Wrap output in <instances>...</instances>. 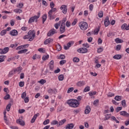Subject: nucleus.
<instances>
[{"label": "nucleus", "instance_id": "f257e3e1", "mask_svg": "<svg viewBox=\"0 0 129 129\" xmlns=\"http://www.w3.org/2000/svg\"><path fill=\"white\" fill-rule=\"evenodd\" d=\"M67 104L71 107H78L80 103L77 100L70 99L68 100Z\"/></svg>", "mask_w": 129, "mask_h": 129}, {"label": "nucleus", "instance_id": "f03ea898", "mask_svg": "<svg viewBox=\"0 0 129 129\" xmlns=\"http://www.w3.org/2000/svg\"><path fill=\"white\" fill-rule=\"evenodd\" d=\"M28 35L30 37L29 41H33L36 36V32L35 30H30L28 32Z\"/></svg>", "mask_w": 129, "mask_h": 129}, {"label": "nucleus", "instance_id": "7ed1b4c3", "mask_svg": "<svg viewBox=\"0 0 129 129\" xmlns=\"http://www.w3.org/2000/svg\"><path fill=\"white\" fill-rule=\"evenodd\" d=\"M79 27L82 31H85L88 28V24L86 22H82L79 23Z\"/></svg>", "mask_w": 129, "mask_h": 129}, {"label": "nucleus", "instance_id": "20e7f679", "mask_svg": "<svg viewBox=\"0 0 129 129\" xmlns=\"http://www.w3.org/2000/svg\"><path fill=\"white\" fill-rule=\"evenodd\" d=\"M39 19V17H37V16H34L33 17H31L29 21H28V24H32V23H34V22H37L38 21V19Z\"/></svg>", "mask_w": 129, "mask_h": 129}, {"label": "nucleus", "instance_id": "39448f33", "mask_svg": "<svg viewBox=\"0 0 129 129\" xmlns=\"http://www.w3.org/2000/svg\"><path fill=\"white\" fill-rule=\"evenodd\" d=\"M54 34H57V32L56 31V30H55V29H52L48 32L47 36L51 37V36H53Z\"/></svg>", "mask_w": 129, "mask_h": 129}, {"label": "nucleus", "instance_id": "423d86ee", "mask_svg": "<svg viewBox=\"0 0 129 129\" xmlns=\"http://www.w3.org/2000/svg\"><path fill=\"white\" fill-rule=\"evenodd\" d=\"M74 44V41H70L69 43L67 44V46L64 45V50H68L71 47L72 45H73Z\"/></svg>", "mask_w": 129, "mask_h": 129}, {"label": "nucleus", "instance_id": "0eeeda50", "mask_svg": "<svg viewBox=\"0 0 129 129\" xmlns=\"http://www.w3.org/2000/svg\"><path fill=\"white\" fill-rule=\"evenodd\" d=\"M9 47H5L4 49H0V54H6L9 52Z\"/></svg>", "mask_w": 129, "mask_h": 129}, {"label": "nucleus", "instance_id": "6e6552de", "mask_svg": "<svg viewBox=\"0 0 129 129\" xmlns=\"http://www.w3.org/2000/svg\"><path fill=\"white\" fill-rule=\"evenodd\" d=\"M77 51L79 53H82L84 54L85 53H87V48H85L84 47H82L77 50Z\"/></svg>", "mask_w": 129, "mask_h": 129}, {"label": "nucleus", "instance_id": "1a4fd4ad", "mask_svg": "<svg viewBox=\"0 0 129 129\" xmlns=\"http://www.w3.org/2000/svg\"><path fill=\"white\" fill-rule=\"evenodd\" d=\"M48 93H49V94H56V93H57V89L56 88H54V89H49L48 90Z\"/></svg>", "mask_w": 129, "mask_h": 129}, {"label": "nucleus", "instance_id": "9d476101", "mask_svg": "<svg viewBox=\"0 0 129 129\" xmlns=\"http://www.w3.org/2000/svg\"><path fill=\"white\" fill-rule=\"evenodd\" d=\"M60 10H62V13L63 14H64V15L67 13V11H68V9H67V6L66 5H62L60 8Z\"/></svg>", "mask_w": 129, "mask_h": 129}, {"label": "nucleus", "instance_id": "9b49d317", "mask_svg": "<svg viewBox=\"0 0 129 129\" xmlns=\"http://www.w3.org/2000/svg\"><path fill=\"white\" fill-rule=\"evenodd\" d=\"M77 86H78V87H81L82 86H84L85 85V81H79L76 84Z\"/></svg>", "mask_w": 129, "mask_h": 129}, {"label": "nucleus", "instance_id": "f8f14e48", "mask_svg": "<svg viewBox=\"0 0 129 129\" xmlns=\"http://www.w3.org/2000/svg\"><path fill=\"white\" fill-rule=\"evenodd\" d=\"M110 24V22H109V18L108 17H106V18L105 19L104 21V25L106 27H108L109 26V24Z\"/></svg>", "mask_w": 129, "mask_h": 129}, {"label": "nucleus", "instance_id": "ddd939ff", "mask_svg": "<svg viewBox=\"0 0 129 129\" xmlns=\"http://www.w3.org/2000/svg\"><path fill=\"white\" fill-rule=\"evenodd\" d=\"M39 115H40V113H37V114H35L33 116V117L31 119V123H34V122L35 121L36 119L37 118V117H38V116H39Z\"/></svg>", "mask_w": 129, "mask_h": 129}, {"label": "nucleus", "instance_id": "4468645a", "mask_svg": "<svg viewBox=\"0 0 129 129\" xmlns=\"http://www.w3.org/2000/svg\"><path fill=\"white\" fill-rule=\"evenodd\" d=\"M10 34V35H11V36H18L19 32H18V31H17V30L14 29L11 31Z\"/></svg>", "mask_w": 129, "mask_h": 129}, {"label": "nucleus", "instance_id": "2eb2a0df", "mask_svg": "<svg viewBox=\"0 0 129 129\" xmlns=\"http://www.w3.org/2000/svg\"><path fill=\"white\" fill-rule=\"evenodd\" d=\"M122 30H126L128 31L129 30V24L127 25L126 24L124 23L121 26Z\"/></svg>", "mask_w": 129, "mask_h": 129}, {"label": "nucleus", "instance_id": "dca6fc26", "mask_svg": "<svg viewBox=\"0 0 129 129\" xmlns=\"http://www.w3.org/2000/svg\"><path fill=\"white\" fill-rule=\"evenodd\" d=\"M17 123H18V124H20V125H22V126H24L25 125V121H23L21 119H18L16 121Z\"/></svg>", "mask_w": 129, "mask_h": 129}, {"label": "nucleus", "instance_id": "f3484780", "mask_svg": "<svg viewBox=\"0 0 129 129\" xmlns=\"http://www.w3.org/2000/svg\"><path fill=\"white\" fill-rule=\"evenodd\" d=\"M60 34H63L65 32V25H61L59 28Z\"/></svg>", "mask_w": 129, "mask_h": 129}, {"label": "nucleus", "instance_id": "a211bd4d", "mask_svg": "<svg viewBox=\"0 0 129 129\" xmlns=\"http://www.w3.org/2000/svg\"><path fill=\"white\" fill-rule=\"evenodd\" d=\"M91 110V109L90 108V106L88 105L86 107V109L85 110V113L86 114H88V113L90 112Z\"/></svg>", "mask_w": 129, "mask_h": 129}, {"label": "nucleus", "instance_id": "6ab92c4d", "mask_svg": "<svg viewBox=\"0 0 129 129\" xmlns=\"http://www.w3.org/2000/svg\"><path fill=\"white\" fill-rule=\"evenodd\" d=\"M120 115H122V116H129V114L126 112V111H122L120 112Z\"/></svg>", "mask_w": 129, "mask_h": 129}, {"label": "nucleus", "instance_id": "aec40b11", "mask_svg": "<svg viewBox=\"0 0 129 129\" xmlns=\"http://www.w3.org/2000/svg\"><path fill=\"white\" fill-rule=\"evenodd\" d=\"M113 59L115 60H119L121 59V55L120 54H115L113 56Z\"/></svg>", "mask_w": 129, "mask_h": 129}, {"label": "nucleus", "instance_id": "412c9836", "mask_svg": "<svg viewBox=\"0 0 129 129\" xmlns=\"http://www.w3.org/2000/svg\"><path fill=\"white\" fill-rule=\"evenodd\" d=\"M51 42H53V39H51V38L47 39L44 41V44L47 45V44L51 43Z\"/></svg>", "mask_w": 129, "mask_h": 129}, {"label": "nucleus", "instance_id": "4be33fe9", "mask_svg": "<svg viewBox=\"0 0 129 129\" xmlns=\"http://www.w3.org/2000/svg\"><path fill=\"white\" fill-rule=\"evenodd\" d=\"M74 127V124L73 123L68 124L66 127V129H72Z\"/></svg>", "mask_w": 129, "mask_h": 129}, {"label": "nucleus", "instance_id": "5701e85b", "mask_svg": "<svg viewBox=\"0 0 129 129\" xmlns=\"http://www.w3.org/2000/svg\"><path fill=\"white\" fill-rule=\"evenodd\" d=\"M115 42L117 44H119L120 43H123V40L119 39V38H117L115 39Z\"/></svg>", "mask_w": 129, "mask_h": 129}, {"label": "nucleus", "instance_id": "b1692460", "mask_svg": "<svg viewBox=\"0 0 129 129\" xmlns=\"http://www.w3.org/2000/svg\"><path fill=\"white\" fill-rule=\"evenodd\" d=\"M65 122H66V119H63L62 120H61L59 122L58 126H61V125H63V124H64Z\"/></svg>", "mask_w": 129, "mask_h": 129}, {"label": "nucleus", "instance_id": "393cba45", "mask_svg": "<svg viewBox=\"0 0 129 129\" xmlns=\"http://www.w3.org/2000/svg\"><path fill=\"white\" fill-rule=\"evenodd\" d=\"M56 11H57V9H56V8H52V9H51L48 12V15H49V16H51V14H52V13H54V12H56Z\"/></svg>", "mask_w": 129, "mask_h": 129}, {"label": "nucleus", "instance_id": "a878e982", "mask_svg": "<svg viewBox=\"0 0 129 129\" xmlns=\"http://www.w3.org/2000/svg\"><path fill=\"white\" fill-rule=\"evenodd\" d=\"M67 21V19L66 18H63L62 20L59 21V23H60L61 25H63L65 26V22Z\"/></svg>", "mask_w": 129, "mask_h": 129}, {"label": "nucleus", "instance_id": "bb28decb", "mask_svg": "<svg viewBox=\"0 0 129 129\" xmlns=\"http://www.w3.org/2000/svg\"><path fill=\"white\" fill-rule=\"evenodd\" d=\"M111 115L110 114H107L105 115L104 120H107L110 118Z\"/></svg>", "mask_w": 129, "mask_h": 129}, {"label": "nucleus", "instance_id": "cd10ccee", "mask_svg": "<svg viewBox=\"0 0 129 129\" xmlns=\"http://www.w3.org/2000/svg\"><path fill=\"white\" fill-rule=\"evenodd\" d=\"M14 12H15V13H16L17 14H21V13H22L23 11L21 9H16L14 10Z\"/></svg>", "mask_w": 129, "mask_h": 129}, {"label": "nucleus", "instance_id": "c85d7f7f", "mask_svg": "<svg viewBox=\"0 0 129 129\" xmlns=\"http://www.w3.org/2000/svg\"><path fill=\"white\" fill-rule=\"evenodd\" d=\"M26 52H28V49H22L21 50H20L18 52V54H23L24 53H26Z\"/></svg>", "mask_w": 129, "mask_h": 129}, {"label": "nucleus", "instance_id": "c756f323", "mask_svg": "<svg viewBox=\"0 0 129 129\" xmlns=\"http://www.w3.org/2000/svg\"><path fill=\"white\" fill-rule=\"evenodd\" d=\"M47 20V15L45 14L42 16V24H44Z\"/></svg>", "mask_w": 129, "mask_h": 129}, {"label": "nucleus", "instance_id": "7c9ffc66", "mask_svg": "<svg viewBox=\"0 0 129 129\" xmlns=\"http://www.w3.org/2000/svg\"><path fill=\"white\" fill-rule=\"evenodd\" d=\"M22 70H23V68H22V67H19L14 70V72H18V73H20Z\"/></svg>", "mask_w": 129, "mask_h": 129}, {"label": "nucleus", "instance_id": "2f4dec72", "mask_svg": "<svg viewBox=\"0 0 129 129\" xmlns=\"http://www.w3.org/2000/svg\"><path fill=\"white\" fill-rule=\"evenodd\" d=\"M114 99L117 101H120L121 100V96H116L114 98Z\"/></svg>", "mask_w": 129, "mask_h": 129}, {"label": "nucleus", "instance_id": "473e14b6", "mask_svg": "<svg viewBox=\"0 0 129 129\" xmlns=\"http://www.w3.org/2000/svg\"><path fill=\"white\" fill-rule=\"evenodd\" d=\"M63 80H64V75H60L58 76V80H59V81H63Z\"/></svg>", "mask_w": 129, "mask_h": 129}, {"label": "nucleus", "instance_id": "72a5a7b5", "mask_svg": "<svg viewBox=\"0 0 129 129\" xmlns=\"http://www.w3.org/2000/svg\"><path fill=\"white\" fill-rule=\"evenodd\" d=\"M7 34V30H3L1 31L0 35L1 36H5Z\"/></svg>", "mask_w": 129, "mask_h": 129}, {"label": "nucleus", "instance_id": "f704fd0d", "mask_svg": "<svg viewBox=\"0 0 129 129\" xmlns=\"http://www.w3.org/2000/svg\"><path fill=\"white\" fill-rule=\"evenodd\" d=\"M46 80L44 79H41L40 81H38V83H40V84H42V85L43 84H45L46 83Z\"/></svg>", "mask_w": 129, "mask_h": 129}, {"label": "nucleus", "instance_id": "c9c22d12", "mask_svg": "<svg viewBox=\"0 0 129 129\" xmlns=\"http://www.w3.org/2000/svg\"><path fill=\"white\" fill-rule=\"evenodd\" d=\"M80 60L79 59V58L78 57H74L73 58V61L75 62V63H78Z\"/></svg>", "mask_w": 129, "mask_h": 129}, {"label": "nucleus", "instance_id": "e433bc0d", "mask_svg": "<svg viewBox=\"0 0 129 129\" xmlns=\"http://www.w3.org/2000/svg\"><path fill=\"white\" fill-rule=\"evenodd\" d=\"M90 91V87L87 86L86 88H85L84 91V92H88V91Z\"/></svg>", "mask_w": 129, "mask_h": 129}, {"label": "nucleus", "instance_id": "4c0bfd02", "mask_svg": "<svg viewBox=\"0 0 129 129\" xmlns=\"http://www.w3.org/2000/svg\"><path fill=\"white\" fill-rule=\"evenodd\" d=\"M60 25H61L60 22H58V23H56L55 24H54V27L55 29H56V30H58V29H59V27H60Z\"/></svg>", "mask_w": 129, "mask_h": 129}, {"label": "nucleus", "instance_id": "58836bf2", "mask_svg": "<svg viewBox=\"0 0 129 129\" xmlns=\"http://www.w3.org/2000/svg\"><path fill=\"white\" fill-rule=\"evenodd\" d=\"M12 106V104L10 103L9 104L7 107H6V108H7V111H10V109H11V107Z\"/></svg>", "mask_w": 129, "mask_h": 129}, {"label": "nucleus", "instance_id": "ea45409f", "mask_svg": "<svg viewBox=\"0 0 129 129\" xmlns=\"http://www.w3.org/2000/svg\"><path fill=\"white\" fill-rule=\"evenodd\" d=\"M121 104H122V106H123V107H126V103L125 102V100H123L121 101Z\"/></svg>", "mask_w": 129, "mask_h": 129}, {"label": "nucleus", "instance_id": "a19ab883", "mask_svg": "<svg viewBox=\"0 0 129 129\" xmlns=\"http://www.w3.org/2000/svg\"><path fill=\"white\" fill-rule=\"evenodd\" d=\"M111 119L112 120H114V121H115L116 123H119V121L117 120V119H116V118H115V117L112 116Z\"/></svg>", "mask_w": 129, "mask_h": 129}, {"label": "nucleus", "instance_id": "79ce46f5", "mask_svg": "<svg viewBox=\"0 0 129 129\" xmlns=\"http://www.w3.org/2000/svg\"><path fill=\"white\" fill-rule=\"evenodd\" d=\"M95 94H96V91L89 92V95H90V96L95 95Z\"/></svg>", "mask_w": 129, "mask_h": 129}, {"label": "nucleus", "instance_id": "37998d69", "mask_svg": "<svg viewBox=\"0 0 129 129\" xmlns=\"http://www.w3.org/2000/svg\"><path fill=\"white\" fill-rule=\"evenodd\" d=\"M10 98H11L10 94H7V95L4 97V99H5V100H8V99H10Z\"/></svg>", "mask_w": 129, "mask_h": 129}, {"label": "nucleus", "instance_id": "c03bdc74", "mask_svg": "<svg viewBox=\"0 0 129 129\" xmlns=\"http://www.w3.org/2000/svg\"><path fill=\"white\" fill-rule=\"evenodd\" d=\"M74 88H73V87L70 88L68 90L67 93H70L71 92H72V91H74Z\"/></svg>", "mask_w": 129, "mask_h": 129}, {"label": "nucleus", "instance_id": "a18cd8bd", "mask_svg": "<svg viewBox=\"0 0 129 129\" xmlns=\"http://www.w3.org/2000/svg\"><path fill=\"white\" fill-rule=\"evenodd\" d=\"M24 7V4L23 3H19L18 5L17 6V8H19V9H22Z\"/></svg>", "mask_w": 129, "mask_h": 129}, {"label": "nucleus", "instance_id": "49530a36", "mask_svg": "<svg viewBox=\"0 0 129 129\" xmlns=\"http://www.w3.org/2000/svg\"><path fill=\"white\" fill-rule=\"evenodd\" d=\"M120 49H121V45L118 44L116 46V51H119V50H120Z\"/></svg>", "mask_w": 129, "mask_h": 129}, {"label": "nucleus", "instance_id": "de8ad7c7", "mask_svg": "<svg viewBox=\"0 0 129 129\" xmlns=\"http://www.w3.org/2000/svg\"><path fill=\"white\" fill-rule=\"evenodd\" d=\"M58 121L54 120L51 122V124H53V125H55L56 124H58Z\"/></svg>", "mask_w": 129, "mask_h": 129}, {"label": "nucleus", "instance_id": "09e8293b", "mask_svg": "<svg viewBox=\"0 0 129 129\" xmlns=\"http://www.w3.org/2000/svg\"><path fill=\"white\" fill-rule=\"evenodd\" d=\"M48 58H49V55H44L42 57V60H43V61H45V60H47V59H48Z\"/></svg>", "mask_w": 129, "mask_h": 129}, {"label": "nucleus", "instance_id": "8fccbe9b", "mask_svg": "<svg viewBox=\"0 0 129 129\" xmlns=\"http://www.w3.org/2000/svg\"><path fill=\"white\" fill-rule=\"evenodd\" d=\"M54 7H55V4H54V2H51L50 4V7L51 9H54Z\"/></svg>", "mask_w": 129, "mask_h": 129}, {"label": "nucleus", "instance_id": "3c124183", "mask_svg": "<svg viewBox=\"0 0 129 129\" xmlns=\"http://www.w3.org/2000/svg\"><path fill=\"white\" fill-rule=\"evenodd\" d=\"M50 122V120L49 119H46L43 122V124H44V125H45L46 124H48V123H49Z\"/></svg>", "mask_w": 129, "mask_h": 129}, {"label": "nucleus", "instance_id": "603ef678", "mask_svg": "<svg viewBox=\"0 0 129 129\" xmlns=\"http://www.w3.org/2000/svg\"><path fill=\"white\" fill-rule=\"evenodd\" d=\"M77 19H75L74 20V21L73 22V23H72V26H75V25H76V24H77Z\"/></svg>", "mask_w": 129, "mask_h": 129}, {"label": "nucleus", "instance_id": "864d4df0", "mask_svg": "<svg viewBox=\"0 0 129 129\" xmlns=\"http://www.w3.org/2000/svg\"><path fill=\"white\" fill-rule=\"evenodd\" d=\"M24 85H25V82H20L19 83L20 87H24Z\"/></svg>", "mask_w": 129, "mask_h": 129}, {"label": "nucleus", "instance_id": "5fc2aeb1", "mask_svg": "<svg viewBox=\"0 0 129 129\" xmlns=\"http://www.w3.org/2000/svg\"><path fill=\"white\" fill-rule=\"evenodd\" d=\"M122 109V107H117L116 109V112H118L120 110Z\"/></svg>", "mask_w": 129, "mask_h": 129}, {"label": "nucleus", "instance_id": "6e6d98bb", "mask_svg": "<svg viewBox=\"0 0 129 129\" xmlns=\"http://www.w3.org/2000/svg\"><path fill=\"white\" fill-rule=\"evenodd\" d=\"M66 63V60H62L59 62L60 65H64Z\"/></svg>", "mask_w": 129, "mask_h": 129}, {"label": "nucleus", "instance_id": "4d7b16f0", "mask_svg": "<svg viewBox=\"0 0 129 129\" xmlns=\"http://www.w3.org/2000/svg\"><path fill=\"white\" fill-rule=\"evenodd\" d=\"M99 18H102L103 17V12H101L98 13Z\"/></svg>", "mask_w": 129, "mask_h": 129}, {"label": "nucleus", "instance_id": "13d9d810", "mask_svg": "<svg viewBox=\"0 0 129 129\" xmlns=\"http://www.w3.org/2000/svg\"><path fill=\"white\" fill-rule=\"evenodd\" d=\"M19 113H24V112H25V111H26V110H25V109H19Z\"/></svg>", "mask_w": 129, "mask_h": 129}, {"label": "nucleus", "instance_id": "bf43d9fd", "mask_svg": "<svg viewBox=\"0 0 129 129\" xmlns=\"http://www.w3.org/2000/svg\"><path fill=\"white\" fill-rule=\"evenodd\" d=\"M30 38V36H29V34L25 35L24 36L23 39L24 40H28V39Z\"/></svg>", "mask_w": 129, "mask_h": 129}, {"label": "nucleus", "instance_id": "052dcab7", "mask_svg": "<svg viewBox=\"0 0 129 129\" xmlns=\"http://www.w3.org/2000/svg\"><path fill=\"white\" fill-rule=\"evenodd\" d=\"M62 106L59 107L57 109V112H60V111H62Z\"/></svg>", "mask_w": 129, "mask_h": 129}, {"label": "nucleus", "instance_id": "680f3d73", "mask_svg": "<svg viewBox=\"0 0 129 129\" xmlns=\"http://www.w3.org/2000/svg\"><path fill=\"white\" fill-rule=\"evenodd\" d=\"M64 58H65V55L63 54H61L59 57L58 58V59H61V60H63Z\"/></svg>", "mask_w": 129, "mask_h": 129}, {"label": "nucleus", "instance_id": "e2e57ef3", "mask_svg": "<svg viewBox=\"0 0 129 129\" xmlns=\"http://www.w3.org/2000/svg\"><path fill=\"white\" fill-rule=\"evenodd\" d=\"M26 92H23L22 94V95H21V97L23 99H25V97H26Z\"/></svg>", "mask_w": 129, "mask_h": 129}, {"label": "nucleus", "instance_id": "0e129e2a", "mask_svg": "<svg viewBox=\"0 0 129 129\" xmlns=\"http://www.w3.org/2000/svg\"><path fill=\"white\" fill-rule=\"evenodd\" d=\"M102 51H103V49L101 47H100L97 50L98 53H101V52H102Z\"/></svg>", "mask_w": 129, "mask_h": 129}, {"label": "nucleus", "instance_id": "69168bd1", "mask_svg": "<svg viewBox=\"0 0 129 129\" xmlns=\"http://www.w3.org/2000/svg\"><path fill=\"white\" fill-rule=\"evenodd\" d=\"M89 10L91 12H92V10H93V5L91 4L89 6Z\"/></svg>", "mask_w": 129, "mask_h": 129}, {"label": "nucleus", "instance_id": "338daca9", "mask_svg": "<svg viewBox=\"0 0 129 129\" xmlns=\"http://www.w3.org/2000/svg\"><path fill=\"white\" fill-rule=\"evenodd\" d=\"M15 72H15V71H11L9 73V76H12L14 75V73H15Z\"/></svg>", "mask_w": 129, "mask_h": 129}, {"label": "nucleus", "instance_id": "774afa93", "mask_svg": "<svg viewBox=\"0 0 129 129\" xmlns=\"http://www.w3.org/2000/svg\"><path fill=\"white\" fill-rule=\"evenodd\" d=\"M5 58H6V56H4V55H0V59L3 60V62H4V61H5Z\"/></svg>", "mask_w": 129, "mask_h": 129}]
</instances>
